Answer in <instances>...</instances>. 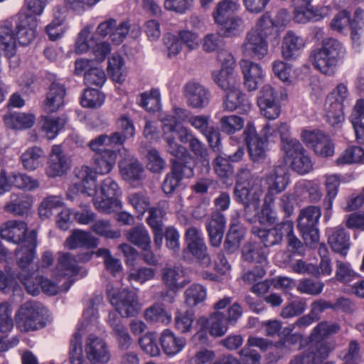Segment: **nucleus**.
Listing matches in <instances>:
<instances>
[{
	"instance_id": "21",
	"label": "nucleus",
	"mask_w": 364,
	"mask_h": 364,
	"mask_svg": "<svg viewBox=\"0 0 364 364\" xmlns=\"http://www.w3.org/2000/svg\"><path fill=\"white\" fill-rule=\"evenodd\" d=\"M239 65L243 75L245 87L248 91L256 90L264 78V73L262 66L246 59L241 60Z\"/></svg>"
},
{
	"instance_id": "44",
	"label": "nucleus",
	"mask_w": 364,
	"mask_h": 364,
	"mask_svg": "<svg viewBox=\"0 0 364 364\" xmlns=\"http://www.w3.org/2000/svg\"><path fill=\"white\" fill-rule=\"evenodd\" d=\"M12 186L24 191H34L40 187V182L25 173L14 171L10 173Z\"/></svg>"
},
{
	"instance_id": "4",
	"label": "nucleus",
	"mask_w": 364,
	"mask_h": 364,
	"mask_svg": "<svg viewBox=\"0 0 364 364\" xmlns=\"http://www.w3.org/2000/svg\"><path fill=\"white\" fill-rule=\"evenodd\" d=\"M18 266L21 271L18 273V279L25 286L27 291L36 296L39 294V283L36 284L33 282V274L34 273V267L33 264L36 255V242L31 240L27 245L21 247L18 252Z\"/></svg>"
},
{
	"instance_id": "18",
	"label": "nucleus",
	"mask_w": 364,
	"mask_h": 364,
	"mask_svg": "<svg viewBox=\"0 0 364 364\" xmlns=\"http://www.w3.org/2000/svg\"><path fill=\"white\" fill-rule=\"evenodd\" d=\"M85 351L91 363H107L110 360V352L106 342L97 336L91 335L87 338Z\"/></svg>"
},
{
	"instance_id": "48",
	"label": "nucleus",
	"mask_w": 364,
	"mask_h": 364,
	"mask_svg": "<svg viewBox=\"0 0 364 364\" xmlns=\"http://www.w3.org/2000/svg\"><path fill=\"white\" fill-rule=\"evenodd\" d=\"M144 315L147 321L152 323H161L168 325L172 320L171 313L167 311L164 306L159 303H156L147 308Z\"/></svg>"
},
{
	"instance_id": "39",
	"label": "nucleus",
	"mask_w": 364,
	"mask_h": 364,
	"mask_svg": "<svg viewBox=\"0 0 364 364\" xmlns=\"http://www.w3.org/2000/svg\"><path fill=\"white\" fill-rule=\"evenodd\" d=\"M45 159V153L38 146L28 148L21 156L22 165L28 171H33L43 166Z\"/></svg>"
},
{
	"instance_id": "23",
	"label": "nucleus",
	"mask_w": 364,
	"mask_h": 364,
	"mask_svg": "<svg viewBox=\"0 0 364 364\" xmlns=\"http://www.w3.org/2000/svg\"><path fill=\"white\" fill-rule=\"evenodd\" d=\"M92 255L87 252L82 257H79L77 260L70 253H61L54 271L55 277H71L77 275L79 273L77 262L89 261Z\"/></svg>"
},
{
	"instance_id": "52",
	"label": "nucleus",
	"mask_w": 364,
	"mask_h": 364,
	"mask_svg": "<svg viewBox=\"0 0 364 364\" xmlns=\"http://www.w3.org/2000/svg\"><path fill=\"white\" fill-rule=\"evenodd\" d=\"M325 186L326 189V196L324 199V204L327 211L331 210L333 202L337 196L338 187L341 183L340 176L337 174L325 175Z\"/></svg>"
},
{
	"instance_id": "20",
	"label": "nucleus",
	"mask_w": 364,
	"mask_h": 364,
	"mask_svg": "<svg viewBox=\"0 0 364 364\" xmlns=\"http://www.w3.org/2000/svg\"><path fill=\"white\" fill-rule=\"evenodd\" d=\"M193 174V168L179 161H172L171 173H168L163 182L162 189L166 194L174 192L184 177L189 178Z\"/></svg>"
},
{
	"instance_id": "31",
	"label": "nucleus",
	"mask_w": 364,
	"mask_h": 364,
	"mask_svg": "<svg viewBox=\"0 0 364 364\" xmlns=\"http://www.w3.org/2000/svg\"><path fill=\"white\" fill-rule=\"evenodd\" d=\"M70 167L69 159L63 153L60 146L54 145L50 155L49 166L46 174L49 177H55L63 174Z\"/></svg>"
},
{
	"instance_id": "9",
	"label": "nucleus",
	"mask_w": 364,
	"mask_h": 364,
	"mask_svg": "<svg viewBox=\"0 0 364 364\" xmlns=\"http://www.w3.org/2000/svg\"><path fill=\"white\" fill-rule=\"evenodd\" d=\"M347 86L341 83L332 91L327 98L326 117L328 123L335 127L344 120L343 107L349 99Z\"/></svg>"
},
{
	"instance_id": "49",
	"label": "nucleus",
	"mask_w": 364,
	"mask_h": 364,
	"mask_svg": "<svg viewBox=\"0 0 364 364\" xmlns=\"http://www.w3.org/2000/svg\"><path fill=\"white\" fill-rule=\"evenodd\" d=\"M41 129L48 139H53L63 128L65 122L60 117H43Z\"/></svg>"
},
{
	"instance_id": "40",
	"label": "nucleus",
	"mask_w": 364,
	"mask_h": 364,
	"mask_svg": "<svg viewBox=\"0 0 364 364\" xmlns=\"http://www.w3.org/2000/svg\"><path fill=\"white\" fill-rule=\"evenodd\" d=\"M311 342L309 348L305 352L311 355V359L314 364H321L334 348V344L332 342L323 339L311 341Z\"/></svg>"
},
{
	"instance_id": "28",
	"label": "nucleus",
	"mask_w": 364,
	"mask_h": 364,
	"mask_svg": "<svg viewBox=\"0 0 364 364\" xmlns=\"http://www.w3.org/2000/svg\"><path fill=\"white\" fill-rule=\"evenodd\" d=\"M185 274V269L181 265H166L161 269V279L168 289L178 290L189 282L183 279Z\"/></svg>"
},
{
	"instance_id": "11",
	"label": "nucleus",
	"mask_w": 364,
	"mask_h": 364,
	"mask_svg": "<svg viewBox=\"0 0 364 364\" xmlns=\"http://www.w3.org/2000/svg\"><path fill=\"white\" fill-rule=\"evenodd\" d=\"M333 9V3L327 5H314L311 1H302L301 4L295 6L294 18L296 22L301 23L318 21L330 14Z\"/></svg>"
},
{
	"instance_id": "6",
	"label": "nucleus",
	"mask_w": 364,
	"mask_h": 364,
	"mask_svg": "<svg viewBox=\"0 0 364 364\" xmlns=\"http://www.w3.org/2000/svg\"><path fill=\"white\" fill-rule=\"evenodd\" d=\"M217 60L221 64V68L220 70L213 72L214 82L224 91L240 85V78L235 73V62L232 55L225 50H221L218 53Z\"/></svg>"
},
{
	"instance_id": "14",
	"label": "nucleus",
	"mask_w": 364,
	"mask_h": 364,
	"mask_svg": "<svg viewBox=\"0 0 364 364\" xmlns=\"http://www.w3.org/2000/svg\"><path fill=\"white\" fill-rule=\"evenodd\" d=\"M185 239L190 252L198 259L203 267H208L211 259L207 253V247L201 230L196 227H189L186 230Z\"/></svg>"
},
{
	"instance_id": "61",
	"label": "nucleus",
	"mask_w": 364,
	"mask_h": 364,
	"mask_svg": "<svg viewBox=\"0 0 364 364\" xmlns=\"http://www.w3.org/2000/svg\"><path fill=\"white\" fill-rule=\"evenodd\" d=\"M62 198L57 196L45 198L38 208V214L41 219L46 220L53 215V210L63 206Z\"/></svg>"
},
{
	"instance_id": "16",
	"label": "nucleus",
	"mask_w": 364,
	"mask_h": 364,
	"mask_svg": "<svg viewBox=\"0 0 364 364\" xmlns=\"http://www.w3.org/2000/svg\"><path fill=\"white\" fill-rule=\"evenodd\" d=\"M130 28L131 24L128 21H122L117 24L114 18H109L98 25L96 33L102 37L109 35L112 42L119 45L126 38Z\"/></svg>"
},
{
	"instance_id": "51",
	"label": "nucleus",
	"mask_w": 364,
	"mask_h": 364,
	"mask_svg": "<svg viewBox=\"0 0 364 364\" xmlns=\"http://www.w3.org/2000/svg\"><path fill=\"white\" fill-rule=\"evenodd\" d=\"M107 73L117 83H122L125 80L126 71L122 56L114 54L109 58Z\"/></svg>"
},
{
	"instance_id": "5",
	"label": "nucleus",
	"mask_w": 364,
	"mask_h": 364,
	"mask_svg": "<svg viewBox=\"0 0 364 364\" xmlns=\"http://www.w3.org/2000/svg\"><path fill=\"white\" fill-rule=\"evenodd\" d=\"M100 194V197L93 198L94 205L98 211L108 214L122 208V203L119 199L122 190L112 178L108 177L102 181Z\"/></svg>"
},
{
	"instance_id": "38",
	"label": "nucleus",
	"mask_w": 364,
	"mask_h": 364,
	"mask_svg": "<svg viewBox=\"0 0 364 364\" xmlns=\"http://www.w3.org/2000/svg\"><path fill=\"white\" fill-rule=\"evenodd\" d=\"M304 41L292 31H288L284 36L282 46V55L285 59L296 58L304 47Z\"/></svg>"
},
{
	"instance_id": "13",
	"label": "nucleus",
	"mask_w": 364,
	"mask_h": 364,
	"mask_svg": "<svg viewBox=\"0 0 364 364\" xmlns=\"http://www.w3.org/2000/svg\"><path fill=\"white\" fill-rule=\"evenodd\" d=\"M303 141L311 148L316 155L331 156L334 154V144L328 136L320 130H304L301 135Z\"/></svg>"
},
{
	"instance_id": "33",
	"label": "nucleus",
	"mask_w": 364,
	"mask_h": 364,
	"mask_svg": "<svg viewBox=\"0 0 364 364\" xmlns=\"http://www.w3.org/2000/svg\"><path fill=\"white\" fill-rule=\"evenodd\" d=\"M160 343L166 355L174 356L185 348L186 340L182 336H176L172 331L166 329L161 334Z\"/></svg>"
},
{
	"instance_id": "47",
	"label": "nucleus",
	"mask_w": 364,
	"mask_h": 364,
	"mask_svg": "<svg viewBox=\"0 0 364 364\" xmlns=\"http://www.w3.org/2000/svg\"><path fill=\"white\" fill-rule=\"evenodd\" d=\"M82 193L92 196L97 193V173L89 166H82L79 172Z\"/></svg>"
},
{
	"instance_id": "36",
	"label": "nucleus",
	"mask_w": 364,
	"mask_h": 364,
	"mask_svg": "<svg viewBox=\"0 0 364 364\" xmlns=\"http://www.w3.org/2000/svg\"><path fill=\"white\" fill-rule=\"evenodd\" d=\"M328 242L332 250L343 256L347 255L350 247L349 235L342 227H336L328 231Z\"/></svg>"
},
{
	"instance_id": "54",
	"label": "nucleus",
	"mask_w": 364,
	"mask_h": 364,
	"mask_svg": "<svg viewBox=\"0 0 364 364\" xmlns=\"http://www.w3.org/2000/svg\"><path fill=\"white\" fill-rule=\"evenodd\" d=\"M364 162V149L360 146L348 147L337 159V164H361Z\"/></svg>"
},
{
	"instance_id": "57",
	"label": "nucleus",
	"mask_w": 364,
	"mask_h": 364,
	"mask_svg": "<svg viewBox=\"0 0 364 364\" xmlns=\"http://www.w3.org/2000/svg\"><path fill=\"white\" fill-rule=\"evenodd\" d=\"M219 122L221 131L227 134H233L240 131L245 124L244 119L236 114L223 116Z\"/></svg>"
},
{
	"instance_id": "26",
	"label": "nucleus",
	"mask_w": 364,
	"mask_h": 364,
	"mask_svg": "<svg viewBox=\"0 0 364 364\" xmlns=\"http://www.w3.org/2000/svg\"><path fill=\"white\" fill-rule=\"evenodd\" d=\"M66 90L64 85L53 82L50 85L43 103V108L47 113H54L65 105Z\"/></svg>"
},
{
	"instance_id": "55",
	"label": "nucleus",
	"mask_w": 364,
	"mask_h": 364,
	"mask_svg": "<svg viewBox=\"0 0 364 364\" xmlns=\"http://www.w3.org/2000/svg\"><path fill=\"white\" fill-rule=\"evenodd\" d=\"M340 329L341 326L338 323L321 321L314 328L310 335V340H324L326 338L337 333Z\"/></svg>"
},
{
	"instance_id": "29",
	"label": "nucleus",
	"mask_w": 364,
	"mask_h": 364,
	"mask_svg": "<svg viewBox=\"0 0 364 364\" xmlns=\"http://www.w3.org/2000/svg\"><path fill=\"white\" fill-rule=\"evenodd\" d=\"M200 326L207 328L210 336L221 337L228 330L229 323L225 314L220 311L212 313L208 318L200 317L198 320Z\"/></svg>"
},
{
	"instance_id": "25",
	"label": "nucleus",
	"mask_w": 364,
	"mask_h": 364,
	"mask_svg": "<svg viewBox=\"0 0 364 364\" xmlns=\"http://www.w3.org/2000/svg\"><path fill=\"white\" fill-rule=\"evenodd\" d=\"M14 21L18 43L23 46L29 44L36 36L38 26L36 18L30 15L20 16L18 21Z\"/></svg>"
},
{
	"instance_id": "19",
	"label": "nucleus",
	"mask_w": 364,
	"mask_h": 364,
	"mask_svg": "<svg viewBox=\"0 0 364 364\" xmlns=\"http://www.w3.org/2000/svg\"><path fill=\"white\" fill-rule=\"evenodd\" d=\"M33 198L25 193H11L9 200L5 203V212L16 217H25L30 214L33 205Z\"/></svg>"
},
{
	"instance_id": "30",
	"label": "nucleus",
	"mask_w": 364,
	"mask_h": 364,
	"mask_svg": "<svg viewBox=\"0 0 364 364\" xmlns=\"http://www.w3.org/2000/svg\"><path fill=\"white\" fill-rule=\"evenodd\" d=\"M226 220L225 215L219 211L212 213L210 218L207 220L205 227L210 242L214 247H218L222 242Z\"/></svg>"
},
{
	"instance_id": "59",
	"label": "nucleus",
	"mask_w": 364,
	"mask_h": 364,
	"mask_svg": "<svg viewBox=\"0 0 364 364\" xmlns=\"http://www.w3.org/2000/svg\"><path fill=\"white\" fill-rule=\"evenodd\" d=\"M69 360L70 364H85L82 348V335L79 331L75 332L70 340Z\"/></svg>"
},
{
	"instance_id": "32",
	"label": "nucleus",
	"mask_w": 364,
	"mask_h": 364,
	"mask_svg": "<svg viewBox=\"0 0 364 364\" xmlns=\"http://www.w3.org/2000/svg\"><path fill=\"white\" fill-rule=\"evenodd\" d=\"M240 86H235L226 90L225 96L223 102L224 109L232 112L235 109L242 107L245 111H248L251 108V103L246 97V95L240 90Z\"/></svg>"
},
{
	"instance_id": "17",
	"label": "nucleus",
	"mask_w": 364,
	"mask_h": 364,
	"mask_svg": "<svg viewBox=\"0 0 364 364\" xmlns=\"http://www.w3.org/2000/svg\"><path fill=\"white\" fill-rule=\"evenodd\" d=\"M183 95L188 106L200 109L208 106L211 97L208 89L196 82H189L184 85Z\"/></svg>"
},
{
	"instance_id": "8",
	"label": "nucleus",
	"mask_w": 364,
	"mask_h": 364,
	"mask_svg": "<svg viewBox=\"0 0 364 364\" xmlns=\"http://www.w3.org/2000/svg\"><path fill=\"white\" fill-rule=\"evenodd\" d=\"M321 215L320 208L314 205L308 206L300 210L297 226L306 245L311 246L319 240L316 225Z\"/></svg>"
},
{
	"instance_id": "1",
	"label": "nucleus",
	"mask_w": 364,
	"mask_h": 364,
	"mask_svg": "<svg viewBox=\"0 0 364 364\" xmlns=\"http://www.w3.org/2000/svg\"><path fill=\"white\" fill-rule=\"evenodd\" d=\"M259 181L258 177L252 175L248 168H240L237 175L234 196L237 201L244 205V215L248 222L252 223L257 220L261 225H272L277 220L274 209L275 198L271 201L265 196L261 210L257 211L260 205L261 191L255 190V186Z\"/></svg>"
},
{
	"instance_id": "42",
	"label": "nucleus",
	"mask_w": 364,
	"mask_h": 364,
	"mask_svg": "<svg viewBox=\"0 0 364 364\" xmlns=\"http://www.w3.org/2000/svg\"><path fill=\"white\" fill-rule=\"evenodd\" d=\"M14 20L9 19L2 22L0 26V41L4 48L10 54L14 52L16 46L17 36L14 32L15 23Z\"/></svg>"
},
{
	"instance_id": "62",
	"label": "nucleus",
	"mask_w": 364,
	"mask_h": 364,
	"mask_svg": "<svg viewBox=\"0 0 364 364\" xmlns=\"http://www.w3.org/2000/svg\"><path fill=\"white\" fill-rule=\"evenodd\" d=\"M105 102V96L98 90L87 89L80 99L81 105L87 108H97Z\"/></svg>"
},
{
	"instance_id": "27",
	"label": "nucleus",
	"mask_w": 364,
	"mask_h": 364,
	"mask_svg": "<svg viewBox=\"0 0 364 364\" xmlns=\"http://www.w3.org/2000/svg\"><path fill=\"white\" fill-rule=\"evenodd\" d=\"M119 172L122 178L132 186H137L144 178V168L134 158L124 159L119 164Z\"/></svg>"
},
{
	"instance_id": "34",
	"label": "nucleus",
	"mask_w": 364,
	"mask_h": 364,
	"mask_svg": "<svg viewBox=\"0 0 364 364\" xmlns=\"http://www.w3.org/2000/svg\"><path fill=\"white\" fill-rule=\"evenodd\" d=\"M65 245L70 250L79 247L95 248L98 245V239L89 232L74 230L66 239Z\"/></svg>"
},
{
	"instance_id": "12",
	"label": "nucleus",
	"mask_w": 364,
	"mask_h": 364,
	"mask_svg": "<svg viewBox=\"0 0 364 364\" xmlns=\"http://www.w3.org/2000/svg\"><path fill=\"white\" fill-rule=\"evenodd\" d=\"M267 186L266 197L272 201L274 196L284 191L290 183V176L288 170L284 166H275L263 177Z\"/></svg>"
},
{
	"instance_id": "56",
	"label": "nucleus",
	"mask_w": 364,
	"mask_h": 364,
	"mask_svg": "<svg viewBox=\"0 0 364 364\" xmlns=\"http://www.w3.org/2000/svg\"><path fill=\"white\" fill-rule=\"evenodd\" d=\"M252 232L261 240L265 247L278 245L282 242L281 235L278 233V230L275 227L267 230L254 226Z\"/></svg>"
},
{
	"instance_id": "15",
	"label": "nucleus",
	"mask_w": 364,
	"mask_h": 364,
	"mask_svg": "<svg viewBox=\"0 0 364 364\" xmlns=\"http://www.w3.org/2000/svg\"><path fill=\"white\" fill-rule=\"evenodd\" d=\"M15 318L17 327L21 331H34L42 326L39 311L30 302L25 303L19 308Z\"/></svg>"
},
{
	"instance_id": "22",
	"label": "nucleus",
	"mask_w": 364,
	"mask_h": 364,
	"mask_svg": "<svg viewBox=\"0 0 364 364\" xmlns=\"http://www.w3.org/2000/svg\"><path fill=\"white\" fill-rule=\"evenodd\" d=\"M244 136L251 159L254 161L263 160L266 156L267 140L262 139L257 134L256 129L252 123L247 124Z\"/></svg>"
},
{
	"instance_id": "10",
	"label": "nucleus",
	"mask_w": 364,
	"mask_h": 364,
	"mask_svg": "<svg viewBox=\"0 0 364 364\" xmlns=\"http://www.w3.org/2000/svg\"><path fill=\"white\" fill-rule=\"evenodd\" d=\"M27 231V224L22 220H8L4 223L0 227V235L1 238L15 244H20L23 242V245L16 250L17 257L18 250L21 247H25V245H27L28 242L31 240H35L36 242V233L35 231H32L29 235V238L23 241Z\"/></svg>"
},
{
	"instance_id": "41",
	"label": "nucleus",
	"mask_w": 364,
	"mask_h": 364,
	"mask_svg": "<svg viewBox=\"0 0 364 364\" xmlns=\"http://www.w3.org/2000/svg\"><path fill=\"white\" fill-rule=\"evenodd\" d=\"M126 237L131 243L144 251L151 248V237L144 225H139L130 228L126 232Z\"/></svg>"
},
{
	"instance_id": "35",
	"label": "nucleus",
	"mask_w": 364,
	"mask_h": 364,
	"mask_svg": "<svg viewBox=\"0 0 364 364\" xmlns=\"http://www.w3.org/2000/svg\"><path fill=\"white\" fill-rule=\"evenodd\" d=\"M117 156L116 151L109 149L95 154L92 157L94 171L101 175L109 173L116 163Z\"/></svg>"
},
{
	"instance_id": "53",
	"label": "nucleus",
	"mask_w": 364,
	"mask_h": 364,
	"mask_svg": "<svg viewBox=\"0 0 364 364\" xmlns=\"http://www.w3.org/2000/svg\"><path fill=\"white\" fill-rule=\"evenodd\" d=\"M186 304L190 307H194L203 302L206 299V289L198 284L191 285L184 292Z\"/></svg>"
},
{
	"instance_id": "46",
	"label": "nucleus",
	"mask_w": 364,
	"mask_h": 364,
	"mask_svg": "<svg viewBox=\"0 0 364 364\" xmlns=\"http://www.w3.org/2000/svg\"><path fill=\"white\" fill-rule=\"evenodd\" d=\"M66 15V9L64 8H56L54 11V20L48 24L46 28V33L51 41L60 38L65 31L63 26V21Z\"/></svg>"
},
{
	"instance_id": "64",
	"label": "nucleus",
	"mask_w": 364,
	"mask_h": 364,
	"mask_svg": "<svg viewBox=\"0 0 364 364\" xmlns=\"http://www.w3.org/2000/svg\"><path fill=\"white\" fill-rule=\"evenodd\" d=\"M359 274L356 273L348 262L337 260L336 264V278L341 282L348 284L357 279Z\"/></svg>"
},
{
	"instance_id": "37",
	"label": "nucleus",
	"mask_w": 364,
	"mask_h": 364,
	"mask_svg": "<svg viewBox=\"0 0 364 364\" xmlns=\"http://www.w3.org/2000/svg\"><path fill=\"white\" fill-rule=\"evenodd\" d=\"M35 120V116L30 113L14 112H8L4 116L6 127L15 130L29 129L34 124Z\"/></svg>"
},
{
	"instance_id": "45",
	"label": "nucleus",
	"mask_w": 364,
	"mask_h": 364,
	"mask_svg": "<svg viewBox=\"0 0 364 364\" xmlns=\"http://www.w3.org/2000/svg\"><path fill=\"white\" fill-rule=\"evenodd\" d=\"M350 120L353 124L358 141H364V100H357L353 107Z\"/></svg>"
},
{
	"instance_id": "43",
	"label": "nucleus",
	"mask_w": 364,
	"mask_h": 364,
	"mask_svg": "<svg viewBox=\"0 0 364 364\" xmlns=\"http://www.w3.org/2000/svg\"><path fill=\"white\" fill-rule=\"evenodd\" d=\"M242 256L245 260L255 262L259 266L267 267V257L266 248L258 243H247L242 248Z\"/></svg>"
},
{
	"instance_id": "63",
	"label": "nucleus",
	"mask_w": 364,
	"mask_h": 364,
	"mask_svg": "<svg viewBox=\"0 0 364 364\" xmlns=\"http://www.w3.org/2000/svg\"><path fill=\"white\" fill-rule=\"evenodd\" d=\"M128 203L133 207L139 214V218H141L144 213L148 210L150 206L149 198L142 193H132L127 196Z\"/></svg>"
},
{
	"instance_id": "3",
	"label": "nucleus",
	"mask_w": 364,
	"mask_h": 364,
	"mask_svg": "<svg viewBox=\"0 0 364 364\" xmlns=\"http://www.w3.org/2000/svg\"><path fill=\"white\" fill-rule=\"evenodd\" d=\"M344 54L343 45L336 39L330 38L323 40L321 48L314 50L311 56L317 70L323 74L331 75Z\"/></svg>"
},
{
	"instance_id": "7",
	"label": "nucleus",
	"mask_w": 364,
	"mask_h": 364,
	"mask_svg": "<svg viewBox=\"0 0 364 364\" xmlns=\"http://www.w3.org/2000/svg\"><path fill=\"white\" fill-rule=\"evenodd\" d=\"M107 297L110 304L122 317L135 316L140 310L136 294L129 289L117 291L109 285L107 289Z\"/></svg>"
},
{
	"instance_id": "2",
	"label": "nucleus",
	"mask_w": 364,
	"mask_h": 364,
	"mask_svg": "<svg viewBox=\"0 0 364 364\" xmlns=\"http://www.w3.org/2000/svg\"><path fill=\"white\" fill-rule=\"evenodd\" d=\"M274 23L268 14L263 15L246 34L241 49L244 55L261 60L268 53V36L273 34Z\"/></svg>"
},
{
	"instance_id": "58",
	"label": "nucleus",
	"mask_w": 364,
	"mask_h": 364,
	"mask_svg": "<svg viewBox=\"0 0 364 364\" xmlns=\"http://www.w3.org/2000/svg\"><path fill=\"white\" fill-rule=\"evenodd\" d=\"M220 26V31L225 37H231L241 33L244 28L243 21L238 16H232L217 23Z\"/></svg>"
},
{
	"instance_id": "60",
	"label": "nucleus",
	"mask_w": 364,
	"mask_h": 364,
	"mask_svg": "<svg viewBox=\"0 0 364 364\" xmlns=\"http://www.w3.org/2000/svg\"><path fill=\"white\" fill-rule=\"evenodd\" d=\"M307 308L306 299L298 298L291 301L284 306L280 313L283 318H289L302 314Z\"/></svg>"
},
{
	"instance_id": "50",
	"label": "nucleus",
	"mask_w": 364,
	"mask_h": 364,
	"mask_svg": "<svg viewBox=\"0 0 364 364\" xmlns=\"http://www.w3.org/2000/svg\"><path fill=\"white\" fill-rule=\"evenodd\" d=\"M137 104L149 112L159 110L161 98L159 90L151 89L149 92L141 93L137 99Z\"/></svg>"
},
{
	"instance_id": "24",
	"label": "nucleus",
	"mask_w": 364,
	"mask_h": 364,
	"mask_svg": "<svg viewBox=\"0 0 364 364\" xmlns=\"http://www.w3.org/2000/svg\"><path fill=\"white\" fill-rule=\"evenodd\" d=\"M175 131L170 126L162 127V137L166 142V150L176 158L174 160L187 164L188 161L191 159V156L185 146L176 141Z\"/></svg>"
}]
</instances>
